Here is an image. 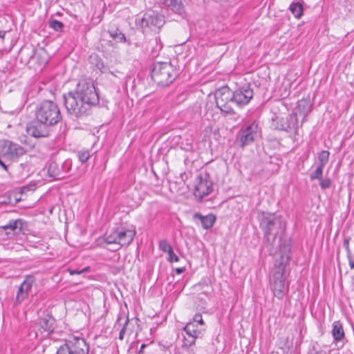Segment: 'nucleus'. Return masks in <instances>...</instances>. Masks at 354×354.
Returning <instances> with one entry per match:
<instances>
[{
    "label": "nucleus",
    "instance_id": "obj_12",
    "mask_svg": "<svg viewBox=\"0 0 354 354\" xmlns=\"http://www.w3.org/2000/svg\"><path fill=\"white\" fill-rule=\"evenodd\" d=\"M35 279L32 275L26 277L24 281L19 286L15 299V304H20L32 293V285Z\"/></svg>",
    "mask_w": 354,
    "mask_h": 354
},
{
    "label": "nucleus",
    "instance_id": "obj_5",
    "mask_svg": "<svg viewBox=\"0 0 354 354\" xmlns=\"http://www.w3.org/2000/svg\"><path fill=\"white\" fill-rule=\"evenodd\" d=\"M177 77L176 68L169 62H156L153 65L151 77L158 85L167 86Z\"/></svg>",
    "mask_w": 354,
    "mask_h": 354
},
{
    "label": "nucleus",
    "instance_id": "obj_39",
    "mask_svg": "<svg viewBox=\"0 0 354 354\" xmlns=\"http://www.w3.org/2000/svg\"><path fill=\"white\" fill-rule=\"evenodd\" d=\"M190 322H196L198 324L201 326H204V322L202 318V315L201 314H196L193 318V320Z\"/></svg>",
    "mask_w": 354,
    "mask_h": 354
},
{
    "label": "nucleus",
    "instance_id": "obj_10",
    "mask_svg": "<svg viewBox=\"0 0 354 354\" xmlns=\"http://www.w3.org/2000/svg\"><path fill=\"white\" fill-rule=\"evenodd\" d=\"M55 319L48 315L40 317L36 323L37 328L36 335H40L41 338L48 337L55 329Z\"/></svg>",
    "mask_w": 354,
    "mask_h": 354
},
{
    "label": "nucleus",
    "instance_id": "obj_38",
    "mask_svg": "<svg viewBox=\"0 0 354 354\" xmlns=\"http://www.w3.org/2000/svg\"><path fill=\"white\" fill-rule=\"evenodd\" d=\"M217 107L221 109V111L223 113H229V114L234 113L233 109L230 105H228L227 103L224 104L223 106H217Z\"/></svg>",
    "mask_w": 354,
    "mask_h": 354
},
{
    "label": "nucleus",
    "instance_id": "obj_43",
    "mask_svg": "<svg viewBox=\"0 0 354 354\" xmlns=\"http://www.w3.org/2000/svg\"><path fill=\"white\" fill-rule=\"evenodd\" d=\"M344 246L347 251H349V239H345L344 241Z\"/></svg>",
    "mask_w": 354,
    "mask_h": 354
},
{
    "label": "nucleus",
    "instance_id": "obj_18",
    "mask_svg": "<svg viewBox=\"0 0 354 354\" xmlns=\"http://www.w3.org/2000/svg\"><path fill=\"white\" fill-rule=\"evenodd\" d=\"M232 94L228 89H224L216 93L215 99L217 106H223L224 104L231 102Z\"/></svg>",
    "mask_w": 354,
    "mask_h": 354
},
{
    "label": "nucleus",
    "instance_id": "obj_25",
    "mask_svg": "<svg viewBox=\"0 0 354 354\" xmlns=\"http://www.w3.org/2000/svg\"><path fill=\"white\" fill-rule=\"evenodd\" d=\"M160 3L171 8V9L178 14H181L183 12V6L178 0H158Z\"/></svg>",
    "mask_w": 354,
    "mask_h": 354
},
{
    "label": "nucleus",
    "instance_id": "obj_27",
    "mask_svg": "<svg viewBox=\"0 0 354 354\" xmlns=\"http://www.w3.org/2000/svg\"><path fill=\"white\" fill-rule=\"evenodd\" d=\"M307 354H329V352L323 350L317 342H313L310 345Z\"/></svg>",
    "mask_w": 354,
    "mask_h": 354
},
{
    "label": "nucleus",
    "instance_id": "obj_40",
    "mask_svg": "<svg viewBox=\"0 0 354 354\" xmlns=\"http://www.w3.org/2000/svg\"><path fill=\"white\" fill-rule=\"evenodd\" d=\"M2 232H5L6 235L7 236V238L10 239L11 237H13L15 235V232L8 230H1Z\"/></svg>",
    "mask_w": 354,
    "mask_h": 354
},
{
    "label": "nucleus",
    "instance_id": "obj_30",
    "mask_svg": "<svg viewBox=\"0 0 354 354\" xmlns=\"http://www.w3.org/2000/svg\"><path fill=\"white\" fill-rule=\"evenodd\" d=\"M49 26L56 31H61L64 27V24L56 19L49 21Z\"/></svg>",
    "mask_w": 354,
    "mask_h": 354
},
{
    "label": "nucleus",
    "instance_id": "obj_35",
    "mask_svg": "<svg viewBox=\"0 0 354 354\" xmlns=\"http://www.w3.org/2000/svg\"><path fill=\"white\" fill-rule=\"evenodd\" d=\"M319 185L322 189H326L329 187H330L332 181L330 178H325L324 179L323 177L321 178V180H319Z\"/></svg>",
    "mask_w": 354,
    "mask_h": 354
},
{
    "label": "nucleus",
    "instance_id": "obj_24",
    "mask_svg": "<svg viewBox=\"0 0 354 354\" xmlns=\"http://www.w3.org/2000/svg\"><path fill=\"white\" fill-rule=\"evenodd\" d=\"M304 1H293L289 7V10L291 13L295 16L297 19H300L304 13Z\"/></svg>",
    "mask_w": 354,
    "mask_h": 354
},
{
    "label": "nucleus",
    "instance_id": "obj_46",
    "mask_svg": "<svg viewBox=\"0 0 354 354\" xmlns=\"http://www.w3.org/2000/svg\"><path fill=\"white\" fill-rule=\"evenodd\" d=\"M6 32L5 30H0V38H4Z\"/></svg>",
    "mask_w": 354,
    "mask_h": 354
},
{
    "label": "nucleus",
    "instance_id": "obj_2",
    "mask_svg": "<svg viewBox=\"0 0 354 354\" xmlns=\"http://www.w3.org/2000/svg\"><path fill=\"white\" fill-rule=\"evenodd\" d=\"M289 261V257L286 255H281L276 259L274 268L270 277V286L274 297L282 299L289 290V284L286 283L284 272L286 266Z\"/></svg>",
    "mask_w": 354,
    "mask_h": 354
},
{
    "label": "nucleus",
    "instance_id": "obj_6",
    "mask_svg": "<svg viewBox=\"0 0 354 354\" xmlns=\"http://www.w3.org/2000/svg\"><path fill=\"white\" fill-rule=\"evenodd\" d=\"M260 225L264 233L265 241L269 242L270 236L275 240L277 236L285 231V223L274 214L263 213L260 218Z\"/></svg>",
    "mask_w": 354,
    "mask_h": 354
},
{
    "label": "nucleus",
    "instance_id": "obj_23",
    "mask_svg": "<svg viewBox=\"0 0 354 354\" xmlns=\"http://www.w3.org/2000/svg\"><path fill=\"white\" fill-rule=\"evenodd\" d=\"M331 333L335 342L341 341L345 337L342 324L339 321L335 322L333 324Z\"/></svg>",
    "mask_w": 354,
    "mask_h": 354
},
{
    "label": "nucleus",
    "instance_id": "obj_9",
    "mask_svg": "<svg viewBox=\"0 0 354 354\" xmlns=\"http://www.w3.org/2000/svg\"><path fill=\"white\" fill-rule=\"evenodd\" d=\"M232 94L231 102L240 107L248 104L254 95L253 90L249 86L238 88Z\"/></svg>",
    "mask_w": 354,
    "mask_h": 354
},
{
    "label": "nucleus",
    "instance_id": "obj_49",
    "mask_svg": "<svg viewBox=\"0 0 354 354\" xmlns=\"http://www.w3.org/2000/svg\"><path fill=\"white\" fill-rule=\"evenodd\" d=\"M88 269V268L86 267L81 272L86 271Z\"/></svg>",
    "mask_w": 354,
    "mask_h": 354
},
{
    "label": "nucleus",
    "instance_id": "obj_3",
    "mask_svg": "<svg viewBox=\"0 0 354 354\" xmlns=\"http://www.w3.org/2000/svg\"><path fill=\"white\" fill-rule=\"evenodd\" d=\"M136 234L135 230H129L124 227H114L106 232L99 244H104V246L111 245L112 248L109 249L116 251L122 246L129 245L133 241Z\"/></svg>",
    "mask_w": 354,
    "mask_h": 354
},
{
    "label": "nucleus",
    "instance_id": "obj_13",
    "mask_svg": "<svg viewBox=\"0 0 354 354\" xmlns=\"http://www.w3.org/2000/svg\"><path fill=\"white\" fill-rule=\"evenodd\" d=\"M213 190L212 183L206 178H203L201 176L197 177V181L195 185L194 194L196 198L201 200L209 195Z\"/></svg>",
    "mask_w": 354,
    "mask_h": 354
},
{
    "label": "nucleus",
    "instance_id": "obj_19",
    "mask_svg": "<svg viewBox=\"0 0 354 354\" xmlns=\"http://www.w3.org/2000/svg\"><path fill=\"white\" fill-rule=\"evenodd\" d=\"M129 322L128 316L125 313H120L118 315L115 326H121V329L119 333V339L122 340L124 339V333L127 330V325Z\"/></svg>",
    "mask_w": 354,
    "mask_h": 354
},
{
    "label": "nucleus",
    "instance_id": "obj_20",
    "mask_svg": "<svg viewBox=\"0 0 354 354\" xmlns=\"http://www.w3.org/2000/svg\"><path fill=\"white\" fill-rule=\"evenodd\" d=\"M108 33L115 42L117 43H127L129 46L131 45L130 40L127 39L125 35L119 29H109Z\"/></svg>",
    "mask_w": 354,
    "mask_h": 354
},
{
    "label": "nucleus",
    "instance_id": "obj_15",
    "mask_svg": "<svg viewBox=\"0 0 354 354\" xmlns=\"http://www.w3.org/2000/svg\"><path fill=\"white\" fill-rule=\"evenodd\" d=\"M164 24L162 16L158 15L153 11H149L144 14L141 19L140 25L142 28H160Z\"/></svg>",
    "mask_w": 354,
    "mask_h": 354
},
{
    "label": "nucleus",
    "instance_id": "obj_26",
    "mask_svg": "<svg viewBox=\"0 0 354 354\" xmlns=\"http://www.w3.org/2000/svg\"><path fill=\"white\" fill-rule=\"evenodd\" d=\"M187 330L193 332L194 333H196L199 337H201L204 331V328L196 322H188L187 324Z\"/></svg>",
    "mask_w": 354,
    "mask_h": 354
},
{
    "label": "nucleus",
    "instance_id": "obj_32",
    "mask_svg": "<svg viewBox=\"0 0 354 354\" xmlns=\"http://www.w3.org/2000/svg\"><path fill=\"white\" fill-rule=\"evenodd\" d=\"M94 90L95 88H94ZM99 104V95L96 91H90V106H97Z\"/></svg>",
    "mask_w": 354,
    "mask_h": 354
},
{
    "label": "nucleus",
    "instance_id": "obj_45",
    "mask_svg": "<svg viewBox=\"0 0 354 354\" xmlns=\"http://www.w3.org/2000/svg\"><path fill=\"white\" fill-rule=\"evenodd\" d=\"M146 347V344H142L140 346V351H139V353H143L144 352V349Z\"/></svg>",
    "mask_w": 354,
    "mask_h": 354
},
{
    "label": "nucleus",
    "instance_id": "obj_22",
    "mask_svg": "<svg viewBox=\"0 0 354 354\" xmlns=\"http://www.w3.org/2000/svg\"><path fill=\"white\" fill-rule=\"evenodd\" d=\"M312 110V104L309 100H301L297 103V111L299 114L303 117V120L306 118Z\"/></svg>",
    "mask_w": 354,
    "mask_h": 354
},
{
    "label": "nucleus",
    "instance_id": "obj_7",
    "mask_svg": "<svg viewBox=\"0 0 354 354\" xmlns=\"http://www.w3.org/2000/svg\"><path fill=\"white\" fill-rule=\"evenodd\" d=\"M26 152V149L19 144L8 140H0V156L4 162L17 161Z\"/></svg>",
    "mask_w": 354,
    "mask_h": 354
},
{
    "label": "nucleus",
    "instance_id": "obj_34",
    "mask_svg": "<svg viewBox=\"0 0 354 354\" xmlns=\"http://www.w3.org/2000/svg\"><path fill=\"white\" fill-rule=\"evenodd\" d=\"M77 157L79 160L84 163L88 160V150H82L78 151Z\"/></svg>",
    "mask_w": 354,
    "mask_h": 354
},
{
    "label": "nucleus",
    "instance_id": "obj_42",
    "mask_svg": "<svg viewBox=\"0 0 354 354\" xmlns=\"http://www.w3.org/2000/svg\"><path fill=\"white\" fill-rule=\"evenodd\" d=\"M185 271V267L177 268L175 269V272L178 274H180Z\"/></svg>",
    "mask_w": 354,
    "mask_h": 354
},
{
    "label": "nucleus",
    "instance_id": "obj_36",
    "mask_svg": "<svg viewBox=\"0 0 354 354\" xmlns=\"http://www.w3.org/2000/svg\"><path fill=\"white\" fill-rule=\"evenodd\" d=\"M56 354H71L70 348L66 343L59 346Z\"/></svg>",
    "mask_w": 354,
    "mask_h": 354
},
{
    "label": "nucleus",
    "instance_id": "obj_44",
    "mask_svg": "<svg viewBox=\"0 0 354 354\" xmlns=\"http://www.w3.org/2000/svg\"><path fill=\"white\" fill-rule=\"evenodd\" d=\"M349 266L351 269H354V260L353 261L351 257H349Z\"/></svg>",
    "mask_w": 354,
    "mask_h": 354
},
{
    "label": "nucleus",
    "instance_id": "obj_4",
    "mask_svg": "<svg viewBox=\"0 0 354 354\" xmlns=\"http://www.w3.org/2000/svg\"><path fill=\"white\" fill-rule=\"evenodd\" d=\"M35 115L37 120L53 127L61 121L62 117L58 105L51 100H44L36 107Z\"/></svg>",
    "mask_w": 354,
    "mask_h": 354
},
{
    "label": "nucleus",
    "instance_id": "obj_47",
    "mask_svg": "<svg viewBox=\"0 0 354 354\" xmlns=\"http://www.w3.org/2000/svg\"><path fill=\"white\" fill-rule=\"evenodd\" d=\"M151 45L157 44H158V38H156L154 40H152L150 41Z\"/></svg>",
    "mask_w": 354,
    "mask_h": 354
},
{
    "label": "nucleus",
    "instance_id": "obj_31",
    "mask_svg": "<svg viewBox=\"0 0 354 354\" xmlns=\"http://www.w3.org/2000/svg\"><path fill=\"white\" fill-rule=\"evenodd\" d=\"M19 167L21 169L19 176L20 178H26L28 176L30 169L28 168V164L27 162L21 163Z\"/></svg>",
    "mask_w": 354,
    "mask_h": 354
},
{
    "label": "nucleus",
    "instance_id": "obj_1",
    "mask_svg": "<svg viewBox=\"0 0 354 354\" xmlns=\"http://www.w3.org/2000/svg\"><path fill=\"white\" fill-rule=\"evenodd\" d=\"M67 112L77 118L87 116L88 111V82L81 80L74 91L64 95Z\"/></svg>",
    "mask_w": 354,
    "mask_h": 354
},
{
    "label": "nucleus",
    "instance_id": "obj_28",
    "mask_svg": "<svg viewBox=\"0 0 354 354\" xmlns=\"http://www.w3.org/2000/svg\"><path fill=\"white\" fill-rule=\"evenodd\" d=\"M329 156L328 151L322 150L318 155L319 165L325 167L328 162Z\"/></svg>",
    "mask_w": 354,
    "mask_h": 354
},
{
    "label": "nucleus",
    "instance_id": "obj_8",
    "mask_svg": "<svg viewBox=\"0 0 354 354\" xmlns=\"http://www.w3.org/2000/svg\"><path fill=\"white\" fill-rule=\"evenodd\" d=\"M260 136L259 124L255 121L242 127L239 132L240 146L244 147L252 143Z\"/></svg>",
    "mask_w": 354,
    "mask_h": 354
},
{
    "label": "nucleus",
    "instance_id": "obj_33",
    "mask_svg": "<svg viewBox=\"0 0 354 354\" xmlns=\"http://www.w3.org/2000/svg\"><path fill=\"white\" fill-rule=\"evenodd\" d=\"M159 248L164 252H169L172 248L171 245L166 240H161L159 242Z\"/></svg>",
    "mask_w": 354,
    "mask_h": 354
},
{
    "label": "nucleus",
    "instance_id": "obj_29",
    "mask_svg": "<svg viewBox=\"0 0 354 354\" xmlns=\"http://www.w3.org/2000/svg\"><path fill=\"white\" fill-rule=\"evenodd\" d=\"M324 167L318 165L316 169L310 174V180H315V179L321 180V178L323 177Z\"/></svg>",
    "mask_w": 354,
    "mask_h": 354
},
{
    "label": "nucleus",
    "instance_id": "obj_21",
    "mask_svg": "<svg viewBox=\"0 0 354 354\" xmlns=\"http://www.w3.org/2000/svg\"><path fill=\"white\" fill-rule=\"evenodd\" d=\"M185 335H183V347H189L195 344L196 339L200 337L196 333L187 330V324L183 328Z\"/></svg>",
    "mask_w": 354,
    "mask_h": 354
},
{
    "label": "nucleus",
    "instance_id": "obj_48",
    "mask_svg": "<svg viewBox=\"0 0 354 354\" xmlns=\"http://www.w3.org/2000/svg\"><path fill=\"white\" fill-rule=\"evenodd\" d=\"M80 272H77V271H71V274H76V273H77V274H79V273H80Z\"/></svg>",
    "mask_w": 354,
    "mask_h": 354
},
{
    "label": "nucleus",
    "instance_id": "obj_17",
    "mask_svg": "<svg viewBox=\"0 0 354 354\" xmlns=\"http://www.w3.org/2000/svg\"><path fill=\"white\" fill-rule=\"evenodd\" d=\"M193 217L194 219H198L201 221L202 227L206 230L211 228L216 221V216L212 214L203 216L200 213L196 212Z\"/></svg>",
    "mask_w": 354,
    "mask_h": 354
},
{
    "label": "nucleus",
    "instance_id": "obj_14",
    "mask_svg": "<svg viewBox=\"0 0 354 354\" xmlns=\"http://www.w3.org/2000/svg\"><path fill=\"white\" fill-rule=\"evenodd\" d=\"M71 354H88V345L82 337H73L66 342Z\"/></svg>",
    "mask_w": 354,
    "mask_h": 354
},
{
    "label": "nucleus",
    "instance_id": "obj_37",
    "mask_svg": "<svg viewBox=\"0 0 354 354\" xmlns=\"http://www.w3.org/2000/svg\"><path fill=\"white\" fill-rule=\"evenodd\" d=\"M168 257L167 261L172 262H178L179 261L178 257L174 252L173 249H171L169 252H167Z\"/></svg>",
    "mask_w": 354,
    "mask_h": 354
},
{
    "label": "nucleus",
    "instance_id": "obj_41",
    "mask_svg": "<svg viewBox=\"0 0 354 354\" xmlns=\"http://www.w3.org/2000/svg\"><path fill=\"white\" fill-rule=\"evenodd\" d=\"M0 166L5 170L8 171V165L6 164V162L3 161V158L0 156Z\"/></svg>",
    "mask_w": 354,
    "mask_h": 354
},
{
    "label": "nucleus",
    "instance_id": "obj_16",
    "mask_svg": "<svg viewBox=\"0 0 354 354\" xmlns=\"http://www.w3.org/2000/svg\"><path fill=\"white\" fill-rule=\"evenodd\" d=\"M48 174L49 177L53 180H61L66 176V171L64 170L63 165H59L55 162H50Z\"/></svg>",
    "mask_w": 354,
    "mask_h": 354
},
{
    "label": "nucleus",
    "instance_id": "obj_11",
    "mask_svg": "<svg viewBox=\"0 0 354 354\" xmlns=\"http://www.w3.org/2000/svg\"><path fill=\"white\" fill-rule=\"evenodd\" d=\"M51 126L45 122H41L35 118V120L27 124V133L34 138L47 137L50 133Z\"/></svg>",
    "mask_w": 354,
    "mask_h": 354
}]
</instances>
